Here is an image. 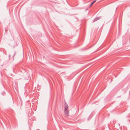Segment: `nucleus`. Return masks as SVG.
<instances>
[{
	"label": "nucleus",
	"instance_id": "obj_1",
	"mask_svg": "<svg viewBox=\"0 0 130 130\" xmlns=\"http://www.w3.org/2000/svg\"><path fill=\"white\" fill-rule=\"evenodd\" d=\"M64 105V113L66 116L68 117L69 116V111L68 110V106L66 103H65Z\"/></svg>",
	"mask_w": 130,
	"mask_h": 130
},
{
	"label": "nucleus",
	"instance_id": "obj_3",
	"mask_svg": "<svg viewBox=\"0 0 130 130\" xmlns=\"http://www.w3.org/2000/svg\"><path fill=\"white\" fill-rule=\"evenodd\" d=\"M96 2V1L95 0L92 2L91 3L89 7H91L92 6V5L95 2Z\"/></svg>",
	"mask_w": 130,
	"mask_h": 130
},
{
	"label": "nucleus",
	"instance_id": "obj_2",
	"mask_svg": "<svg viewBox=\"0 0 130 130\" xmlns=\"http://www.w3.org/2000/svg\"><path fill=\"white\" fill-rule=\"evenodd\" d=\"M101 18V17H97L95 18L93 20V22H95L96 21L100 19Z\"/></svg>",
	"mask_w": 130,
	"mask_h": 130
}]
</instances>
